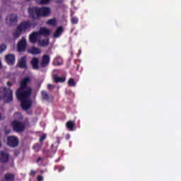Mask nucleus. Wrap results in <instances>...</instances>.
Returning <instances> with one entry per match:
<instances>
[{
    "mask_svg": "<svg viewBox=\"0 0 181 181\" xmlns=\"http://www.w3.org/2000/svg\"><path fill=\"white\" fill-rule=\"evenodd\" d=\"M29 83H30V78H24L21 82L20 88L16 91V97L21 101L23 110H29L32 105V100H30L32 88L28 86Z\"/></svg>",
    "mask_w": 181,
    "mask_h": 181,
    "instance_id": "f257e3e1",
    "label": "nucleus"
},
{
    "mask_svg": "<svg viewBox=\"0 0 181 181\" xmlns=\"http://www.w3.org/2000/svg\"><path fill=\"white\" fill-rule=\"evenodd\" d=\"M28 13L31 18H36V16H49L52 13L50 7H32L28 9Z\"/></svg>",
    "mask_w": 181,
    "mask_h": 181,
    "instance_id": "f03ea898",
    "label": "nucleus"
},
{
    "mask_svg": "<svg viewBox=\"0 0 181 181\" xmlns=\"http://www.w3.org/2000/svg\"><path fill=\"white\" fill-rule=\"evenodd\" d=\"M40 35L44 36H49L50 35V30L46 28H40L39 32H34L30 35V43H36L40 39Z\"/></svg>",
    "mask_w": 181,
    "mask_h": 181,
    "instance_id": "7ed1b4c3",
    "label": "nucleus"
},
{
    "mask_svg": "<svg viewBox=\"0 0 181 181\" xmlns=\"http://www.w3.org/2000/svg\"><path fill=\"white\" fill-rule=\"evenodd\" d=\"M30 28V21H24L17 26L16 30L13 33V39H18L23 32L28 30Z\"/></svg>",
    "mask_w": 181,
    "mask_h": 181,
    "instance_id": "20e7f679",
    "label": "nucleus"
},
{
    "mask_svg": "<svg viewBox=\"0 0 181 181\" xmlns=\"http://www.w3.org/2000/svg\"><path fill=\"white\" fill-rule=\"evenodd\" d=\"M1 93L3 94L2 98L7 103H11L13 100L12 90L3 87L1 88Z\"/></svg>",
    "mask_w": 181,
    "mask_h": 181,
    "instance_id": "39448f33",
    "label": "nucleus"
},
{
    "mask_svg": "<svg viewBox=\"0 0 181 181\" xmlns=\"http://www.w3.org/2000/svg\"><path fill=\"white\" fill-rule=\"evenodd\" d=\"M19 144V140L18 139V137L15 136H8L7 139V144L9 146H12L13 148H15V146H18Z\"/></svg>",
    "mask_w": 181,
    "mask_h": 181,
    "instance_id": "423d86ee",
    "label": "nucleus"
},
{
    "mask_svg": "<svg viewBox=\"0 0 181 181\" xmlns=\"http://www.w3.org/2000/svg\"><path fill=\"white\" fill-rule=\"evenodd\" d=\"M6 21L8 25H16L18 23V16L16 14L8 15Z\"/></svg>",
    "mask_w": 181,
    "mask_h": 181,
    "instance_id": "0eeeda50",
    "label": "nucleus"
},
{
    "mask_svg": "<svg viewBox=\"0 0 181 181\" xmlns=\"http://www.w3.org/2000/svg\"><path fill=\"white\" fill-rule=\"evenodd\" d=\"M13 127L16 132H21L25 129V124L20 121L16 120L13 122Z\"/></svg>",
    "mask_w": 181,
    "mask_h": 181,
    "instance_id": "6e6552de",
    "label": "nucleus"
},
{
    "mask_svg": "<svg viewBox=\"0 0 181 181\" xmlns=\"http://www.w3.org/2000/svg\"><path fill=\"white\" fill-rule=\"evenodd\" d=\"M26 49V38L24 37L18 42L17 45V50L18 52H25Z\"/></svg>",
    "mask_w": 181,
    "mask_h": 181,
    "instance_id": "1a4fd4ad",
    "label": "nucleus"
},
{
    "mask_svg": "<svg viewBox=\"0 0 181 181\" xmlns=\"http://www.w3.org/2000/svg\"><path fill=\"white\" fill-rule=\"evenodd\" d=\"M5 60L8 64H15V55L12 54H8L6 55Z\"/></svg>",
    "mask_w": 181,
    "mask_h": 181,
    "instance_id": "9d476101",
    "label": "nucleus"
},
{
    "mask_svg": "<svg viewBox=\"0 0 181 181\" xmlns=\"http://www.w3.org/2000/svg\"><path fill=\"white\" fill-rule=\"evenodd\" d=\"M9 159V154L6 151H1L0 152V160L2 162H8Z\"/></svg>",
    "mask_w": 181,
    "mask_h": 181,
    "instance_id": "9b49d317",
    "label": "nucleus"
},
{
    "mask_svg": "<svg viewBox=\"0 0 181 181\" xmlns=\"http://www.w3.org/2000/svg\"><path fill=\"white\" fill-rule=\"evenodd\" d=\"M18 66L21 69H28V65L26 64V57H23L18 62Z\"/></svg>",
    "mask_w": 181,
    "mask_h": 181,
    "instance_id": "f8f14e48",
    "label": "nucleus"
},
{
    "mask_svg": "<svg viewBox=\"0 0 181 181\" xmlns=\"http://www.w3.org/2000/svg\"><path fill=\"white\" fill-rule=\"evenodd\" d=\"M50 62V57L45 55L43 57L42 62L41 63L42 67H46Z\"/></svg>",
    "mask_w": 181,
    "mask_h": 181,
    "instance_id": "ddd939ff",
    "label": "nucleus"
},
{
    "mask_svg": "<svg viewBox=\"0 0 181 181\" xmlns=\"http://www.w3.org/2000/svg\"><path fill=\"white\" fill-rule=\"evenodd\" d=\"M53 80L55 81V83H64V81H66V78L59 77V76L54 75L53 76Z\"/></svg>",
    "mask_w": 181,
    "mask_h": 181,
    "instance_id": "4468645a",
    "label": "nucleus"
},
{
    "mask_svg": "<svg viewBox=\"0 0 181 181\" xmlns=\"http://www.w3.org/2000/svg\"><path fill=\"white\" fill-rule=\"evenodd\" d=\"M28 53L30 54H40V49L36 47H32L28 49Z\"/></svg>",
    "mask_w": 181,
    "mask_h": 181,
    "instance_id": "2eb2a0df",
    "label": "nucleus"
},
{
    "mask_svg": "<svg viewBox=\"0 0 181 181\" xmlns=\"http://www.w3.org/2000/svg\"><path fill=\"white\" fill-rule=\"evenodd\" d=\"M39 64V59L37 58H33V60L31 61V64L35 70L39 69V66L37 64Z\"/></svg>",
    "mask_w": 181,
    "mask_h": 181,
    "instance_id": "dca6fc26",
    "label": "nucleus"
},
{
    "mask_svg": "<svg viewBox=\"0 0 181 181\" xmlns=\"http://www.w3.org/2000/svg\"><path fill=\"white\" fill-rule=\"evenodd\" d=\"M13 177H15L13 174L7 173L4 175V179L3 181H12L13 180Z\"/></svg>",
    "mask_w": 181,
    "mask_h": 181,
    "instance_id": "f3484780",
    "label": "nucleus"
},
{
    "mask_svg": "<svg viewBox=\"0 0 181 181\" xmlns=\"http://www.w3.org/2000/svg\"><path fill=\"white\" fill-rule=\"evenodd\" d=\"M46 24L49 25V26H56L57 25V21L56 18H52L46 21Z\"/></svg>",
    "mask_w": 181,
    "mask_h": 181,
    "instance_id": "a211bd4d",
    "label": "nucleus"
},
{
    "mask_svg": "<svg viewBox=\"0 0 181 181\" xmlns=\"http://www.w3.org/2000/svg\"><path fill=\"white\" fill-rule=\"evenodd\" d=\"M54 66H62L63 64V59L60 57H57L54 60Z\"/></svg>",
    "mask_w": 181,
    "mask_h": 181,
    "instance_id": "6ab92c4d",
    "label": "nucleus"
},
{
    "mask_svg": "<svg viewBox=\"0 0 181 181\" xmlns=\"http://www.w3.org/2000/svg\"><path fill=\"white\" fill-rule=\"evenodd\" d=\"M42 97L43 100H49V98H51L52 100L53 99V97L49 95V94H47V92L45 90L42 91Z\"/></svg>",
    "mask_w": 181,
    "mask_h": 181,
    "instance_id": "aec40b11",
    "label": "nucleus"
},
{
    "mask_svg": "<svg viewBox=\"0 0 181 181\" xmlns=\"http://www.w3.org/2000/svg\"><path fill=\"white\" fill-rule=\"evenodd\" d=\"M66 127L69 131H73V128H74V122L73 121H69L66 122Z\"/></svg>",
    "mask_w": 181,
    "mask_h": 181,
    "instance_id": "412c9836",
    "label": "nucleus"
},
{
    "mask_svg": "<svg viewBox=\"0 0 181 181\" xmlns=\"http://www.w3.org/2000/svg\"><path fill=\"white\" fill-rule=\"evenodd\" d=\"M40 46H42V47H45V46H47L49 45V39L42 40L39 41Z\"/></svg>",
    "mask_w": 181,
    "mask_h": 181,
    "instance_id": "4be33fe9",
    "label": "nucleus"
},
{
    "mask_svg": "<svg viewBox=\"0 0 181 181\" xmlns=\"http://www.w3.org/2000/svg\"><path fill=\"white\" fill-rule=\"evenodd\" d=\"M62 32H63L62 28H58L54 34V37H59L62 35Z\"/></svg>",
    "mask_w": 181,
    "mask_h": 181,
    "instance_id": "5701e85b",
    "label": "nucleus"
},
{
    "mask_svg": "<svg viewBox=\"0 0 181 181\" xmlns=\"http://www.w3.org/2000/svg\"><path fill=\"white\" fill-rule=\"evenodd\" d=\"M68 84L71 87H74V86H76V82L74 81V79L70 78L68 81Z\"/></svg>",
    "mask_w": 181,
    "mask_h": 181,
    "instance_id": "b1692460",
    "label": "nucleus"
},
{
    "mask_svg": "<svg viewBox=\"0 0 181 181\" xmlns=\"http://www.w3.org/2000/svg\"><path fill=\"white\" fill-rule=\"evenodd\" d=\"M50 0H38L37 2L41 5H45L46 4H49Z\"/></svg>",
    "mask_w": 181,
    "mask_h": 181,
    "instance_id": "393cba45",
    "label": "nucleus"
},
{
    "mask_svg": "<svg viewBox=\"0 0 181 181\" xmlns=\"http://www.w3.org/2000/svg\"><path fill=\"white\" fill-rule=\"evenodd\" d=\"M6 50V45H0V53H3V52H5Z\"/></svg>",
    "mask_w": 181,
    "mask_h": 181,
    "instance_id": "a878e982",
    "label": "nucleus"
},
{
    "mask_svg": "<svg viewBox=\"0 0 181 181\" xmlns=\"http://www.w3.org/2000/svg\"><path fill=\"white\" fill-rule=\"evenodd\" d=\"M78 22V19L76 17H73L71 18V23H77Z\"/></svg>",
    "mask_w": 181,
    "mask_h": 181,
    "instance_id": "bb28decb",
    "label": "nucleus"
},
{
    "mask_svg": "<svg viewBox=\"0 0 181 181\" xmlns=\"http://www.w3.org/2000/svg\"><path fill=\"white\" fill-rule=\"evenodd\" d=\"M45 139H46V134H42V135L40 136V142H43Z\"/></svg>",
    "mask_w": 181,
    "mask_h": 181,
    "instance_id": "cd10ccee",
    "label": "nucleus"
},
{
    "mask_svg": "<svg viewBox=\"0 0 181 181\" xmlns=\"http://www.w3.org/2000/svg\"><path fill=\"white\" fill-rule=\"evenodd\" d=\"M37 181H43V176L42 175H38L37 177Z\"/></svg>",
    "mask_w": 181,
    "mask_h": 181,
    "instance_id": "c85d7f7f",
    "label": "nucleus"
},
{
    "mask_svg": "<svg viewBox=\"0 0 181 181\" xmlns=\"http://www.w3.org/2000/svg\"><path fill=\"white\" fill-rule=\"evenodd\" d=\"M16 118H20L22 119V115L21 113H17L15 115Z\"/></svg>",
    "mask_w": 181,
    "mask_h": 181,
    "instance_id": "c756f323",
    "label": "nucleus"
},
{
    "mask_svg": "<svg viewBox=\"0 0 181 181\" xmlns=\"http://www.w3.org/2000/svg\"><path fill=\"white\" fill-rule=\"evenodd\" d=\"M42 157L38 158L37 160V163H38V164L42 163Z\"/></svg>",
    "mask_w": 181,
    "mask_h": 181,
    "instance_id": "7c9ffc66",
    "label": "nucleus"
},
{
    "mask_svg": "<svg viewBox=\"0 0 181 181\" xmlns=\"http://www.w3.org/2000/svg\"><path fill=\"white\" fill-rule=\"evenodd\" d=\"M30 175L31 176H35V175H36V172H35V171H33V170H31Z\"/></svg>",
    "mask_w": 181,
    "mask_h": 181,
    "instance_id": "2f4dec72",
    "label": "nucleus"
},
{
    "mask_svg": "<svg viewBox=\"0 0 181 181\" xmlns=\"http://www.w3.org/2000/svg\"><path fill=\"white\" fill-rule=\"evenodd\" d=\"M47 88H48L49 90H52V89L53 88V86L49 84V85L47 86Z\"/></svg>",
    "mask_w": 181,
    "mask_h": 181,
    "instance_id": "473e14b6",
    "label": "nucleus"
},
{
    "mask_svg": "<svg viewBox=\"0 0 181 181\" xmlns=\"http://www.w3.org/2000/svg\"><path fill=\"white\" fill-rule=\"evenodd\" d=\"M7 86L8 87H11L12 86V83L11 82H7Z\"/></svg>",
    "mask_w": 181,
    "mask_h": 181,
    "instance_id": "72a5a7b5",
    "label": "nucleus"
},
{
    "mask_svg": "<svg viewBox=\"0 0 181 181\" xmlns=\"http://www.w3.org/2000/svg\"><path fill=\"white\" fill-rule=\"evenodd\" d=\"M37 149H36V147H34V148H35V151L37 152V151L40 149V146H37Z\"/></svg>",
    "mask_w": 181,
    "mask_h": 181,
    "instance_id": "f704fd0d",
    "label": "nucleus"
},
{
    "mask_svg": "<svg viewBox=\"0 0 181 181\" xmlns=\"http://www.w3.org/2000/svg\"><path fill=\"white\" fill-rule=\"evenodd\" d=\"M1 146H2V144H1V142H0V148H1Z\"/></svg>",
    "mask_w": 181,
    "mask_h": 181,
    "instance_id": "c9c22d12",
    "label": "nucleus"
},
{
    "mask_svg": "<svg viewBox=\"0 0 181 181\" xmlns=\"http://www.w3.org/2000/svg\"><path fill=\"white\" fill-rule=\"evenodd\" d=\"M68 138H70V136H68Z\"/></svg>",
    "mask_w": 181,
    "mask_h": 181,
    "instance_id": "e433bc0d",
    "label": "nucleus"
},
{
    "mask_svg": "<svg viewBox=\"0 0 181 181\" xmlns=\"http://www.w3.org/2000/svg\"><path fill=\"white\" fill-rule=\"evenodd\" d=\"M68 138H70V136H68Z\"/></svg>",
    "mask_w": 181,
    "mask_h": 181,
    "instance_id": "4c0bfd02",
    "label": "nucleus"
},
{
    "mask_svg": "<svg viewBox=\"0 0 181 181\" xmlns=\"http://www.w3.org/2000/svg\"><path fill=\"white\" fill-rule=\"evenodd\" d=\"M42 173H43V171H41Z\"/></svg>",
    "mask_w": 181,
    "mask_h": 181,
    "instance_id": "58836bf2",
    "label": "nucleus"
},
{
    "mask_svg": "<svg viewBox=\"0 0 181 181\" xmlns=\"http://www.w3.org/2000/svg\"><path fill=\"white\" fill-rule=\"evenodd\" d=\"M0 119H1V115H0Z\"/></svg>",
    "mask_w": 181,
    "mask_h": 181,
    "instance_id": "ea45409f",
    "label": "nucleus"
},
{
    "mask_svg": "<svg viewBox=\"0 0 181 181\" xmlns=\"http://www.w3.org/2000/svg\"><path fill=\"white\" fill-rule=\"evenodd\" d=\"M1 16H0V19H1Z\"/></svg>",
    "mask_w": 181,
    "mask_h": 181,
    "instance_id": "a19ab883",
    "label": "nucleus"
}]
</instances>
